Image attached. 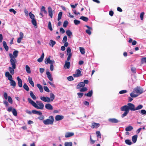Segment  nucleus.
Wrapping results in <instances>:
<instances>
[{
  "label": "nucleus",
  "instance_id": "1",
  "mask_svg": "<svg viewBox=\"0 0 146 146\" xmlns=\"http://www.w3.org/2000/svg\"><path fill=\"white\" fill-rule=\"evenodd\" d=\"M71 49L70 47H68L66 49L67 55H68L67 58V60L65 61V64L64 67L66 69H69L70 67V63L69 61L70 60L72 56V54L71 52Z\"/></svg>",
  "mask_w": 146,
  "mask_h": 146
},
{
  "label": "nucleus",
  "instance_id": "2",
  "mask_svg": "<svg viewBox=\"0 0 146 146\" xmlns=\"http://www.w3.org/2000/svg\"><path fill=\"white\" fill-rule=\"evenodd\" d=\"M28 100L29 103L36 108L40 110L43 109L44 105L41 101H37L36 103L38 105L30 98H28Z\"/></svg>",
  "mask_w": 146,
  "mask_h": 146
},
{
  "label": "nucleus",
  "instance_id": "3",
  "mask_svg": "<svg viewBox=\"0 0 146 146\" xmlns=\"http://www.w3.org/2000/svg\"><path fill=\"white\" fill-rule=\"evenodd\" d=\"M129 110L131 111H135L141 109L143 108V106L142 105H139L137 107L135 108V105L131 103H128L127 104Z\"/></svg>",
  "mask_w": 146,
  "mask_h": 146
},
{
  "label": "nucleus",
  "instance_id": "4",
  "mask_svg": "<svg viewBox=\"0 0 146 146\" xmlns=\"http://www.w3.org/2000/svg\"><path fill=\"white\" fill-rule=\"evenodd\" d=\"M18 52V51L15 50L13 52V55L11 53H9V55L10 58V62H14L15 63H17V60L15 58L17 56Z\"/></svg>",
  "mask_w": 146,
  "mask_h": 146
},
{
  "label": "nucleus",
  "instance_id": "5",
  "mask_svg": "<svg viewBox=\"0 0 146 146\" xmlns=\"http://www.w3.org/2000/svg\"><path fill=\"white\" fill-rule=\"evenodd\" d=\"M54 121L53 117L50 116L49 117V119H47L43 121L44 123L46 125L49 124L52 125Z\"/></svg>",
  "mask_w": 146,
  "mask_h": 146
},
{
  "label": "nucleus",
  "instance_id": "6",
  "mask_svg": "<svg viewBox=\"0 0 146 146\" xmlns=\"http://www.w3.org/2000/svg\"><path fill=\"white\" fill-rule=\"evenodd\" d=\"M10 62L12 67H9V70L11 75H13L15 73L14 70L16 69V63H15L14 62Z\"/></svg>",
  "mask_w": 146,
  "mask_h": 146
},
{
  "label": "nucleus",
  "instance_id": "7",
  "mask_svg": "<svg viewBox=\"0 0 146 146\" xmlns=\"http://www.w3.org/2000/svg\"><path fill=\"white\" fill-rule=\"evenodd\" d=\"M133 92L139 95L143 93V89L140 87L137 86L134 89Z\"/></svg>",
  "mask_w": 146,
  "mask_h": 146
},
{
  "label": "nucleus",
  "instance_id": "8",
  "mask_svg": "<svg viewBox=\"0 0 146 146\" xmlns=\"http://www.w3.org/2000/svg\"><path fill=\"white\" fill-rule=\"evenodd\" d=\"M50 56H48V58H46L45 60V64H53L54 63V60H50Z\"/></svg>",
  "mask_w": 146,
  "mask_h": 146
},
{
  "label": "nucleus",
  "instance_id": "9",
  "mask_svg": "<svg viewBox=\"0 0 146 146\" xmlns=\"http://www.w3.org/2000/svg\"><path fill=\"white\" fill-rule=\"evenodd\" d=\"M82 75L81 74V71L79 69L77 70L76 71L75 74L73 75L74 77H79Z\"/></svg>",
  "mask_w": 146,
  "mask_h": 146
},
{
  "label": "nucleus",
  "instance_id": "10",
  "mask_svg": "<svg viewBox=\"0 0 146 146\" xmlns=\"http://www.w3.org/2000/svg\"><path fill=\"white\" fill-rule=\"evenodd\" d=\"M128 107L127 105H125L121 107L120 108V110L122 111L129 112V110Z\"/></svg>",
  "mask_w": 146,
  "mask_h": 146
},
{
  "label": "nucleus",
  "instance_id": "11",
  "mask_svg": "<svg viewBox=\"0 0 146 146\" xmlns=\"http://www.w3.org/2000/svg\"><path fill=\"white\" fill-rule=\"evenodd\" d=\"M108 121L111 123H117L120 122V121L114 118H110L108 119Z\"/></svg>",
  "mask_w": 146,
  "mask_h": 146
},
{
  "label": "nucleus",
  "instance_id": "12",
  "mask_svg": "<svg viewBox=\"0 0 146 146\" xmlns=\"http://www.w3.org/2000/svg\"><path fill=\"white\" fill-rule=\"evenodd\" d=\"M45 108L48 110H52L53 109V107L49 103H47L45 104Z\"/></svg>",
  "mask_w": 146,
  "mask_h": 146
},
{
  "label": "nucleus",
  "instance_id": "13",
  "mask_svg": "<svg viewBox=\"0 0 146 146\" xmlns=\"http://www.w3.org/2000/svg\"><path fill=\"white\" fill-rule=\"evenodd\" d=\"M5 75L6 77L8 78V79L9 81L13 80L11 74L9 72H6L5 73Z\"/></svg>",
  "mask_w": 146,
  "mask_h": 146
},
{
  "label": "nucleus",
  "instance_id": "14",
  "mask_svg": "<svg viewBox=\"0 0 146 146\" xmlns=\"http://www.w3.org/2000/svg\"><path fill=\"white\" fill-rule=\"evenodd\" d=\"M40 99L44 102H50V98L48 97L40 96Z\"/></svg>",
  "mask_w": 146,
  "mask_h": 146
},
{
  "label": "nucleus",
  "instance_id": "15",
  "mask_svg": "<svg viewBox=\"0 0 146 146\" xmlns=\"http://www.w3.org/2000/svg\"><path fill=\"white\" fill-rule=\"evenodd\" d=\"M17 79L18 81V86L20 87H22V82L21 79L20 78L19 76L17 77Z\"/></svg>",
  "mask_w": 146,
  "mask_h": 146
},
{
  "label": "nucleus",
  "instance_id": "16",
  "mask_svg": "<svg viewBox=\"0 0 146 146\" xmlns=\"http://www.w3.org/2000/svg\"><path fill=\"white\" fill-rule=\"evenodd\" d=\"M85 27L88 29H86V33L89 35H91L92 33L90 31L92 30V28L87 25H86Z\"/></svg>",
  "mask_w": 146,
  "mask_h": 146
},
{
  "label": "nucleus",
  "instance_id": "17",
  "mask_svg": "<svg viewBox=\"0 0 146 146\" xmlns=\"http://www.w3.org/2000/svg\"><path fill=\"white\" fill-rule=\"evenodd\" d=\"M64 117V116L63 115H57L55 116V119L56 121H58L63 119Z\"/></svg>",
  "mask_w": 146,
  "mask_h": 146
},
{
  "label": "nucleus",
  "instance_id": "18",
  "mask_svg": "<svg viewBox=\"0 0 146 146\" xmlns=\"http://www.w3.org/2000/svg\"><path fill=\"white\" fill-rule=\"evenodd\" d=\"M48 11L49 15L51 18H52L53 16L52 11V9L50 7H48Z\"/></svg>",
  "mask_w": 146,
  "mask_h": 146
},
{
  "label": "nucleus",
  "instance_id": "19",
  "mask_svg": "<svg viewBox=\"0 0 146 146\" xmlns=\"http://www.w3.org/2000/svg\"><path fill=\"white\" fill-rule=\"evenodd\" d=\"M85 86V84L83 82H80L77 86L76 88L78 89H80L81 87H84Z\"/></svg>",
  "mask_w": 146,
  "mask_h": 146
},
{
  "label": "nucleus",
  "instance_id": "20",
  "mask_svg": "<svg viewBox=\"0 0 146 146\" xmlns=\"http://www.w3.org/2000/svg\"><path fill=\"white\" fill-rule=\"evenodd\" d=\"M74 135V133L72 132H67L66 133L65 137L66 138H68L72 137Z\"/></svg>",
  "mask_w": 146,
  "mask_h": 146
},
{
  "label": "nucleus",
  "instance_id": "21",
  "mask_svg": "<svg viewBox=\"0 0 146 146\" xmlns=\"http://www.w3.org/2000/svg\"><path fill=\"white\" fill-rule=\"evenodd\" d=\"M100 126V124L99 123H96L95 122L92 123L91 127L93 128H97Z\"/></svg>",
  "mask_w": 146,
  "mask_h": 146
},
{
  "label": "nucleus",
  "instance_id": "22",
  "mask_svg": "<svg viewBox=\"0 0 146 146\" xmlns=\"http://www.w3.org/2000/svg\"><path fill=\"white\" fill-rule=\"evenodd\" d=\"M46 74L47 76L48 79L51 81L53 80V78L52 76L50 73L48 71H47L46 73Z\"/></svg>",
  "mask_w": 146,
  "mask_h": 146
},
{
  "label": "nucleus",
  "instance_id": "23",
  "mask_svg": "<svg viewBox=\"0 0 146 146\" xmlns=\"http://www.w3.org/2000/svg\"><path fill=\"white\" fill-rule=\"evenodd\" d=\"M3 46L6 51H8L9 50V47L7 46L6 42L3 41Z\"/></svg>",
  "mask_w": 146,
  "mask_h": 146
},
{
  "label": "nucleus",
  "instance_id": "24",
  "mask_svg": "<svg viewBox=\"0 0 146 146\" xmlns=\"http://www.w3.org/2000/svg\"><path fill=\"white\" fill-rule=\"evenodd\" d=\"M28 80L30 84L32 86V87H34V83L33 82L32 80V78L31 77H30V76H29L28 77Z\"/></svg>",
  "mask_w": 146,
  "mask_h": 146
},
{
  "label": "nucleus",
  "instance_id": "25",
  "mask_svg": "<svg viewBox=\"0 0 146 146\" xmlns=\"http://www.w3.org/2000/svg\"><path fill=\"white\" fill-rule=\"evenodd\" d=\"M93 94V91L91 90L88 93L85 94L84 95L87 97H91L92 96Z\"/></svg>",
  "mask_w": 146,
  "mask_h": 146
},
{
  "label": "nucleus",
  "instance_id": "26",
  "mask_svg": "<svg viewBox=\"0 0 146 146\" xmlns=\"http://www.w3.org/2000/svg\"><path fill=\"white\" fill-rule=\"evenodd\" d=\"M44 56V53L43 52L40 57L38 59L37 61L39 62H42V61L43 60Z\"/></svg>",
  "mask_w": 146,
  "mask_h": 146
},
{
  "label": "nucleus",
  "instance_id": "27",
  "mask_svg": "<svg viewBox=\"0 0 146 146\" xmlns=\"http://www.w3.org/2000/svg\"><path fill=\"white\" fill-rule=\"evenodd\" d=\"M30 95L31 98L34 100H36V97L33 93L32 91H31L30 92Z\"/></svg>",
  "mask_w": 146,
  "mask_h": 146
},
{
  "label": "nucleus",
  "instance_id": "28",
  "mask_svg": "<svg viewBox=\"0 0 146 146\" xmlns=\"http://www.w3.org/2000/svg\"><path fill=\"white\" fill-rule=\"evenodd\" d=\"M50 98H50V101H52L54 99L55 96L52 93H51L50 94Z\"/></svg>",
  "mask_w": 146,
  "mask_h": 146
},
{
  "label": "nucleus",
  "instance_id": "29",
  "mask_svg": "<svg viewBox=\"0 0 146 146\" xmlns=\"http://www.w3.org/2000/svg\"><path fill=\"white\" fill-rule=\"evenodd\" d=\"M10 84L11 86H13L14 88L16 86V83L15 81L12 80L10 81Z\"/></svg>",
  "mask_w": 146,
  "mask_h": 146
},
{
  "label": "nucleus",
  "instance_id": "30",
  "mask_svg": "<svg viewBox=\"0 0 146 146\" xmlns=\"http://www.w3.org/2000/svg\"><path fill=\"white\" fill-rule=\"evenodd\" d=\"M37 87L39 89L40 92H43V89L42 86L39 84H37Z\"/></svg>",
  "mask_w": 146,
  "mask_h": 146
},
{
  "label": "nucleus",
  "instance_id": "31",
  "mask_svg": "<svg viewBox=\"0 0 146 146\" xmlns=\"http://www.w3.org/2000/svg\"><path fill=\"white\" fill-rule=\"evenodd\" d=\"M137 137V135H134L132 137V140L133 143H135L136 142Z\"/></svg>",
  "mask_w": 146,
  "mask_h": 146
},
{
  "label": "nucleus",
  "instance_id": "32",
  "mask_svg": "<svg viewBox=\"0 0 146 146\" xmlns=\"http://www.w3.org/2000/svg\"><path fill=\"white\" fill-rule=\"evenodd\" d=\"M56 42L55 41H54L52 40H50V42L49 43V44L52 47H53L54 45L56 44Z\"/></svg>",
  "mask_w": 146,
  "mask_h": 146
},
{
  "label": "nucleus",
  "instance_id": "33",
  "mask_svg": "<svg viewBox=\"0 0 146 146\" xmlns=\"http://www.w3.org/2000/svg\"><path fill=\"white\" fill-rule=\"evenodd\" d=\"M80 19L85 22H87L88 20V17L84 16L81 17Z\"/></svg>",
  "mask_w": 146,
  "mask_h": 146
},
{
  "label": "nucleus",
  "instance_id": "34",
  "mask_svg": "<svg viewBox=\"0 0 146 146\" xmlns=\"http://www.w3.org/2000/svg\"><path fill=\"white\" fill-rule=\"evenodd\" d=\"M133 127L131 126H129L125 128V131H130L133 129Z\"/></svg>",
  "mask_w": 146,
  "mask_h": 146
},
{
  "label": "nucleus",
  "instance_id": "35",
  "mask_svg": "<svg viewBox=\"0 0 146 146\" xmlns=\"http://www.w3.org/2000/svg\"><path fill=\"white\" fill-rule=\"evenodd\" d=\"M25 68L26 71L27 73L30 74L31 73L30 68L28 65H27L26 66Z\"/></svg>",
  "mask_w": 146,
  "mask_h": 146
},
{
  "label": "nucleus",
  "instance_id": "36",
  "mask_svg": "<svg viewBox=\"0 0 146 146\" xmlns=\"http://www.w3.org/2000/svg\"><path fill=\"white\" fill-rule=\"evenodd\" d=\"M23 87L24 88L25 90L27 91L28 92L29 90V89L27 84L25 83L24 84Z\"/></svg>",
  "mask_w": 146,
  "mask_h": 146
},
{
  "label": "nucleus",
  "instance_id": "37",
  "mask_svg": "<svg viewBox=\"0 0 146 146\" xmlns=\"http://www.w3.org/2000/svg\"><path fill=\"white\" fill-rule=\"evenodd\" d=\"M144 63L146 64V57H143L141 58V64H142Z\"/></svg>",
  "mask_w": 146,
  "mask_h": 146
},
{
  "label": "nucleus",
  "instance_id": "38",
  "mask_svg": "<svg viewBox=\"0 0 146 146\" xmlns=\"http://www.w3.org/2000/svg\"><path fill=\"white\" fill-rule=\"evenodd\" d=\"M62 14V12H60L58 15V21H59L61 18V17Z\"/></svg>",
  "mask_w": 146,
  "mask_h": 146
},
{
  "label": "nucleus",
  "instance_id": "39",
  "mask_svg": "<svg viewBox=\"0 0 146 146\" xmlns=\"http://www.w3.org/2000/svg\"><path fill=\"white\" fill-rule=\"evenodd\" d=\"M139 112L142 115H146V111L145 110H142L139 111Z\"/></svg>",
  "mask_w": 146,
  "mask_h": 146
},
{
  "label": "nucleus",
  "instance_id": "40",
  "mask_svg": "<svg viewBox=\"0 0 146 146\" xmlns=\"http://www.w3.org/2000/svg\"><path fill=\"white\" fill-rule=\"evenodd\" d=\"M65 146H72V142H66L64 143Z\"/></svg>",
  "mask_w": 146,
  "mask_h": 146
},
{
  "label": "nucleus",
  "instance_id": "41",
  "mask_svg": "<svg viewBox=\"0 0 146 146\" xmlns=\"http://www.w3.org/2000/svg\"><path fill=\"white\" fill-rule=\"evenodd\" d=\"M12 113L14 115L16 116L17 115V112L15 108H13L12 110Z\"/></svg>",
  "mask_w": 146,
  "mask_h": 146
},
{
  "label": "nucleus",
  "instance_id": "42",
  "mask_svg": "<svg viewBox=\"0 0 146 146\" xmlns=\"http://www.w3.org/2000/svg\"><path fill=\"white\" fill-rule=\"evenodd\" d=\"M80 50L81 53L82 54H84L85 53V49L83 47H80Z\"/></svg>",
  "mask_w": 146,
  "mask_h": 146
},
{
  "label": "nucleus",
  "instance_id": "43",
  "mask_svg": "<svg viewBox=\"0 0 146 146\" xmlns=\"http://www.w3.org/2000/svg\"><path fill=\"white\" fill-rule=\"evenodd\" d=\"M66 35L69 36H70L72 35V32L69 30H67L66 31Z\"/></svg>",
  "mask_w": 146,
  "mask_h": 146
},
{
  "label": "nucleus",
  "instance_id": "44",
  "mask_svg": "<svg viewBox=\"0 0 146 146\" xmlns=\"http://www.w3.org/2000/svg\"><path fill=\"white\" fill-rule=\"evenodd\" d=\"M48 29L51 31H52V27L51 23L50 21L48 22Z\"/></svg>",
  "mask_w": 146,
  "mask_h": 146
},
{
  "label": "nucleus",
  "instance_id": "45",
  "mask_svg": "<svg viewBox=\"0 0 146 146\" xmlns=\"http://www.w3.org/2000/svg\"><path fill=\"white\" fill-rule=\"evenodd\" d=\"M125 143L127 145H131L132 144V142L129 139H126L125 141Z\"/></svg>",
  "mask_w": 146,
  "mask_h": 146
},
{
  "label": "nucleus",
  "instance_id": "46",
  "mask_svg": "<svg viewBox=\"0 0 146 146\" xmlns=\"http://www.w3.org/2000/svg\"><path fill=\"white\" fill-rule=\"evenodd\" d=\"M31 22L33 25L34 26H37L36 22L35 19H32Z\"/></svg>",
  "mask_w": 146,
  "mask_h": 146
},
{
  "label": "nucleus",
  "instance_id": "47",
  "mask_svg": "<svg viewBox=\"0 0 146 146\" xmlns=\"http://www.w3.org/2000/svg\"><path fill=\"white\" fill-rule=\"evenodd\" d=\"M41 11L43 12L44 13L46 14L47 13V12L45 10V7L43 6H42L41 9Z\"/></svg>",
  "mask_w": 146,
  "mask_h": 146
},
{
  "label": "nucleus",
  "instance_id": "48",
  "mask_svg": "<svg viewBox=\"0 0 146 146\" xmlns=\"http://www.w3.org/2000/svg\"><path fill=\"white\" fill-rule=\"evenodd\" d=\"M7 98L8 102L11 104H13V101L11 97L10 96H9Z\"/></svg>",
  "mask_w": 146,
  "mask_h": 146
},
{
  "label": "nucleus",
  "instance_id": "49",
  "mask_svg": "<svg viewBox=\"0 0 146 146\" xmlns=\"http://www.w3.org/2000/svg\"><path fill=\"white\" fill-rule=\"evenodd\" d=\"M29 15L30 18L32 19H35V15L31 12H30L29 13Z\"/></svg>",
  "mask_w": 146,
  "mask_h": 146
},
{
  "label": "nucleus",
  "instance_id": "50",
  "mask_svg": "<svg viewBox=\"0 0 146 146\" xmlns=\"http://www.w3.org/2000/svg\"><path fill=\"white\" fill-rule=\"evenodd\" d=\"M96 133L97 137L101 138V133L100 131H96Z\"/></svg>",
  "mask_w": 146,
  "mask_h": 146
},
{
  "label": "nucleus",
  "instance_id": "51",
  "mask_svg": "<svg viewBox=\"0 0 146 146\" xmlns=\"http://www.w3.org/2000/svg\"><path fill=\"white\" fill-rule=\"evenodd\" d=\"M88 90V89L86 87H82L81 89L80 90V91L81 92H84L87 91Z\"/></svg>",
  "mask_w": 146,
  "mask_h": 146
},
{
  "label": "nucleus",
  "instance_id": "52",
  "mask_svg": "<svg viewBox=\"0 0 146 146\" xmlns=\"http://www.w3.org/2000/svg\"><path fill=\"white\" fill-rule=\"evenodd\" d=\"M68 22L67 21H64L63 24V26L64 27H66L68 25Z\"/></svg>",
  "mask_w": 146,
  "mask_h": 146
},
{
  "label": "nucleus",
  "instance_id": "53",
  "mask_svg": "<svg viewBox=\"0 0 146 146\" xmlns=\"http://www.w3.org/2000/svg\"><path fill=\"white\" fill-rule=\"evenodd\" d=\"M74 23L76 25H78L80 23V21L79 20L75 19L74 20Z\"/></svg>",
  "mask_w": 146,
  "mask_h": 146
},
{
  "label": "nucleus",
  "instance_id": "54",
  "mask_svg": "<svg viewBox=\"0 0 146 146\" xmlns=\"http://www.w3.org/2000/svg\"><path fill=\"white\" fill-rule=\"evenodd\" d=\"M77 94L78 95V97L79 98H81L84 95V94L82 92L78 93H77Z\"/></svg>",
  "mask_w": 146,
  "mask_h": 146
},
{
  "label": "nucleus",
  "instance_id": "55",
  "mask_svg": "<svg viewBox=\"0 0 146 146\" xmlns=\"http://www.w3.org/2000/svg\"><path fill=\"white\" fill-rule=\"evenodd\" d=\"M95 142V141L94 140H93L91 136H90V142L91 144H94Z\"/></svg>",
  "mask_w": 146,
  "mask_h": 146
},
{
  "label": "nucleus",
  "instance_id": "56",
  "mask_svg": "<svg viewBox=\"0 0 146 146\" xmlns=\"http://www.w3.org/2000/svg\"><path fill=\"white\" fill-rule=\"evenodd\" d=\"M130 96L132 98H135L138 96V95L134 94L133 93H130Z\"/></svg>",
  "mask_w": 146,
  "mask_h": 146
},
{
  "label": "nucleus",
  "instance_id": "57",
  "mask_svg": "<svg viewBox=\"0 0 146 146\" xmlns=\"http://www.w3.org/2000/svg\"><path fill=\"white\" fill-rule=\"evenodd\" d=\"M44 89L45 91H46L48 92H49L50 90L47 86H44Z\"/></svg>",
  "mask_w": 146,
  "mask_h": 146
},
{
  "label": "nucleus",
  "instance_id": "58",
  "mask_svg": "<svg viewBox=\"0 0 146 146\" xmlns=\"http://www.w3.org/2000/svg\"><path fill=\"white\" fill-rule=\"evenodd\" d=\"M67 79L68 81H71L74 80V78L72 76H70L67 77Z\"/></svg>",
  "mask_w": 146,
  "mask_h": 146
},
{
  "label": "nucleus",
  "instance_id": "59",
  "mask_svg": "<svg viewBox=\"0 0 146 146\" xmlns=\"http://www.w3.org/2000/svg\"><path fill=\"white\" fill-rule=\"evenodd\" d=\"M144 14V12H142L140 14V17L141 19V20H143V16Z\"/></svg>",
  "mask_w": 146,
  "mask_h": 146
},
{
  "label": "nucleus",
  "instance_id": "60",
  "mask_svg": "<svg viewBox=\"0 0 146 146\" xmlns=\"http://www.w3.org/2000/svg\"><path fill=\"white\" fill-rule=\"evenodd\" d=\"M129 112H124L121 115V117H124L126 116Z\"/></svg>",
  "mask_w": 146,
  "mask_h": 146
},
{
  "label": "nucleus",
  "instance_id": "61",
  "mask_svg": "<svg viewBox=\"0 0 146 146\" xmlns=\"http://www.w3.org/2000/svg\"><path fill=\"white\" fill-rule=\"evenodd\" d=\"M127 92V91L125 90H122L119 92L120 94H122L125 93Z\"/></svg>",
  "mask_w": 146,
  "mask_h": 146
},
{
  "label": "nucleus",
  "instance_id": "62",
  "mask_svg": "<svg viewBox=\"0 0 146 146\" xmlns=\"http://www.w3.org/2000/svg\"><path fill=\"white\" fill-rule=\"evenodd\" d=\"M3 103L6 107H7L9 105L8 102L6 100L4 101Z\"/></svg>",
  "mask_w": 146,
  "mask_h": 146
},
{
  "label": "nucleus",
  "instance_id": "63",
  "mask_svg": "<svg viewBox=\"0 0 146 146\" xmlns=\"http://www.w3.org/2000/svg\"><path fill=\"white\" fill-rule=\"evenodd\" d=\"M3 96H4V97L5 98V100H7L8 98V96H7V93L6 92H5L4 93V94H3Z\"/></svg>",
  "mask_w": 146,
  "mask_h": 146
},
{
  "label": "nucleus",
  "instance_id": "64",
  "mask_svg": "<svg viewBox=\"0 0 146 146\" xmlns=\"http://www.w3.org/2000/svg\"><path fill=\"white\" fill-rule=\"evenodd\" d=\"M9 11L10 12H13L15 15L16 13V12L13 9H10Z\"/></svg>",
  "mask_w": 146,
  "mask_h": 146
}]
</instances>
